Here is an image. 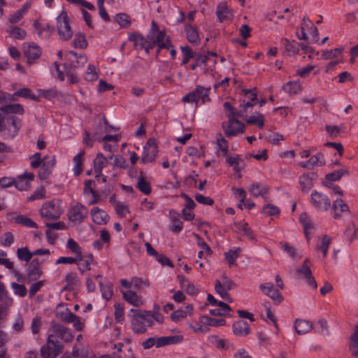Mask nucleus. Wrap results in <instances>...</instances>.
<instances>
[{"label": "nucleus", "mask_w": 358, "mask_h": 358, "mask_svg": "<svg viewBox=\"0 0 358 358\" xmlns=\"http://www.w3.org/2000/svg\"><path fill=\"white\" fill-rule=\"evenodd\" d=\"M99 286L102 297L106 300H109L113 294L112 285L110 283L104 285L102 282H99Z\"/></svg>", "instance_id": "obj_46"}, {"label": "nucleus", "mask_w": 358, "mask_h": 358, "mask_svg": "<svg viewBox=\"0 0 358 358\" xmlns=\"http://www.w3.org/2000/svg\"><path fill=\"white\" fill-rule=\"evenodd\" d=\"M78 262L76 264L81 273H84L86 271L91 270L90 265L94 262V257L92 254L81 255L77 257Z\"/></svg>", "instance_id": "obj_17"}, {"label": "nucleus", "mask_w": 358, "mask_h": 358, "mask_svg": "<svg viewBox=\"0 0 358 358\" xmlns=\"http://www.w3.org/2000/svg\"><path fill=\"white\" fill-rule=\"evenodd\" d=\"M9 34L11 35L15 39L23 40L26 36V31L19 27L13 26L10 27L8 31Z\"/></svg>", "instance_id": "obj_51"}, {"label": "nucleus", "mask_w": 358, "mask_h": 358, "mask_svg": "<svg viewBox=\"0 0 358 358\" xmlns=\"http://www.w3.org/2000/svg\"><path fill=\"white\" fill-rule=\"evenodd\" d=\"M92 221L96 224H106L110 220L109 215L106 211L99 207H93L90 210Z\"/></svg>", "instance_id": "obj_14"}, {"label": "nucleus", "mask_w": 358, "mask_h": 358, "mask_svg": "<svg viewBox=\"0 0 358 358\" xmlns=\"http://www.w3.org/2000/svg\"><path fill=\"white\" fill-rule=\"evenodd\" d=\"M131 327L134 334H142L145 333L146 328L142 320L138 318V313L134 314L131 320Z\"/></svg>", "instance_id": "obj_29"}, {"label": "nucleus", "mask_w": 358, "mask_h": 358, "mask_svg": "<svg viewBox=\"0 0 358 358\" xmlns=\"http://www.w3.org/2000/svg\"><path fill=\"white\" fill-rule=\"evenodd\" d=\"M85 155L83 150L77 154L73 159L75 164L73 167L74 175L78 176L83 172V159Z\"/></svg>", "instance_id": "obj_38"}, {"label": "nucleus", "mask_w": 358, "mask_h": 358, "mask_svg": "<svg viewBox=\"0 0 358 358\" xmlns=\"http://www.w3.org/2000/svg\"><path fill=\"white\" fill-rule=\"evenodd\" d=\"M66 285L64 289L73 290L80 284L79 278L76 273H69L65 277Z\"/></svg>", "instance_id": "obj_28"}, {"label": "nucleus", "mask_w": 358, "mask_h": 358, "mask_svg": "<svg viewBox=\"0 0 358 358\" xmlns=\"http://www.w3.org/2000/svg\"><path fill=\"white\" fill-rule=\"evenodd\" d=\"M152 49L157 45L159 49L157 50V55L159 53L161 49L166 48L169 49L172 47L171 42L169 38H166V32L164 30L159 31L155 40L150 41Z\"/></svg>", "instance_id": "obj_11"}, {"label": "nucleus", "mask_w": 358, "mask_h": 358, "mask_svg": "<svg viewBox=\"0 0 358 358\" xmlns=\"http://www.w3.org/2000/svg\"><path fill=\"white\" fill-rule=\"evenodd\" d=\"M56 160L54 156H45L42 160L41 167L38 172V177L41 180L47 179L52 173Z\"/></svg>", "instance_id": "obj_8"}, {"label": "nucleus", "mask_w": 358, "mask_h": 358, "mask_svg": "<svg viewBox=\"0 0 358 358\" xmlns=\"http://www.w3.org/2000/svg\"><path fill=\"white\" fill-rule=\"evenodd\" d=\"M171 220L173 223V227L171 230L174 233H179L182 229V222L180 220V215L174 210L169 211Z\"/></svg>", "instance_id": "obj_31"}, {"label": "nucleus", "mask_w": 358, "mask_h": 358, "mask_svg": "<svg viewBox=\"0 0 358 358\" xmlns=\"http://www.w3.org/2000/svg\"><path fill=\"white\" fill-rule=\"evenodd\" d=\"M0 111L5 114H18L23 115L24 109L22 105L20 103H10L1 106Z\"/></svg>", "instance_id": "obj_21"}, {"label": "nucleus", "mask_w": 358, "mask_h": 358, "mask_svg": "<svg viewBox=\"0 0 358 358\" xmlns=\"http://www.w3.org/2000/svg\"><path fill=\"white\" fill-rule=\"evenodd\" d=\"M42 275L43 271L41 268L29 266L27 271V281L29 282L31 281L37 280Z\"/></svg>", "instance_id": "obj_34"}, {"label": "nucleus", "mask_w": 358, "mask_h": 358, "mask_svg": "<svg viewBox=\"0 0 358 358\" xmlns=\"http://www.w3.org/2000/svg\"><path fill=\"white\" fill-rule=\"evenodd\" d=\"M123 298L127 303L136 307H139L143 304L141 298L131 290L123 292Z\"/></svg>", "instance_id": "obj_23"}, {"label": "nucleus", "mask_w": 358, "mask_h": 358, "mask_svg": "<svg viewBox=\"0 0 358 358\" xmlns=\"http://www.w3.org/2000/svg\"><path fill=\"white\" fill-rule=\"evenodd\" d=\"M109 159H114L113 165L115 167L125 169L127 167V161L124 157H123L120 155H110L108 156Z\"/></svg>", "instance_id": "obj_50"}, {"label": "nucleus", "mask_w": 358, "mask_h": 358, "mask_svg": "<svg viewBox=\"0 0 358 358\" xmlns=\"http://www.w3.org/2000/svg\"><path fill=\"white\" fill-rule=\"evenodd\" d=\"M8 125L13 127L11 136L13 138L16 136L22 126V120L16 116L12 115L7 120Z\"/></svg>", "instance_id": "obj_36"}, {"label": "nucleus", "mask_w": 358, "mask_h": 358, "mask_svg": "<svg viewBox=\"0 0 358 358\" xmlns=\"http://www.w3.org/2000/svg\"><path fill=\"white\" fill-rule=\"evenodd\" d=\"M138 318L142 320L145 328L153 324L154 315L150 311H144L143 313H138Z\"/></svg>", "instance_id": "obj_45"}, {"label": "nucleus", "mask_w": 358, "mask_h": 358, "mask_svg": "<svg viewBox=\"0 0 358 358\" xmlns=\"http://www.w3.org/2000/svg\"><path fill=\"white\" fill-rule=\"evenodd\" d=\"M216 15L220 22L231 20L233 19V13L229 8L227 2H221L218 3L216 8Z\"/></svg>", "instance_id": "obj_12"}, {"label": "nucleus", "mask_w": 358, "mask_h": 358, "mask_svg": "<svg viewBox=\"0 0 358 358\" xmlns=\"http://www.w3.org/2000/svg\"><path fill=\"white\" fill-rule=\"evenodd\" d=\"M41 55L40 48L35 44L29 45L24 50V55L27 58L29 64H31L38 59Z\"/></svg>", "instance_id": "obj_20"}, {"label": "nucleus", "mask_w": 358, "mask_h": 358, "mask_svg": "<svg viewBox=\"0 0 358 358\" xmlns=\"http://www.w3.org/2000/svg\"><path fill=\"white\" fill-rule=\"evenodd\" d=\"M157 153L158 149L156 140L155 138H149L144 146L141 162L147 164L155 162Z\"/></svg>", "instance_id": "obj_5"}, {"label": "nucleus", "mask_w": 358, "mask_h": 358, "mask_svg": "<svg viewBox=\"0 0 358 358\" xmlns=\"http://www.w3.org/2000/svg\"><path fill=\"white\" fill-rule=\"evenodd\" d=\"M57 31L61 39L69 40L73 36V31L70 26L69 18L65 10H62L57 17Z\"/></svg>", "instance_id": "obj_4"}, {"label": "nucleus", "mask_w": 358, "mask_h": 358, "mask_svg": "<svg viewBox=\"0 0 358 358\" xmlns=\"http://www.w3.org/2000/svg\"><path fill=\"white\" fill-rule=\"evenodd\" d=\"M115 308V319L117 322L122 323L124 320V306L120 303H116Z\"/></svg>", "instance_id": "obj_62"}, {"label": "nucleus", "mask_w": 358, "mask_h": 358, "mask_svg": "<svg viewBox=\"0 0 358 358\" xmlns=\"http://www.w3.org/2000/svg\"><path fill=\"white\" fill-rule=\"evenodd\" d=\"M325 129L332 139L336 138L341 131V127L334 125H326Z\"/></svg>", "instance_id": "obj_64"}, {"label": "nucleus", "mask_w": 358, "mask_h": 358, "mask_svg": "<svg viewBox=\"0 0 358 358\" xmlns=\"http://www.w3.org/2000/svg\"><path fill=\"white\" fill-rule=\"evenodd\" d=\"M217 308L211 309L209 313L214 316H227L229 315V313L231 311V307L224 302H219Z\"/></svg>", "instance_id": "obj_26"}, {"label": "nucleus", "mask_w": 358, "mask_h": 358, "mask_svg": "<svg viewBox=\"0 0 358 358\" xmlns=\"http://www.w3.org/2000/svg\"><path fill=\"white\" fill-rule=\"evenodd\" d=\"M34 254L27 247L20 248L17 250V257L22 262H29Z\"/></svg>", "instance_id": "obj_42"}, {"label": "nucleus", "mask_w": 358, "mask_h": 358, "mask_svg": "<svg viewBox=\"0 0 358 358\" xmlns=\"http://www.w3.org/2000/svg\"><path fill=\"white\" fill-rule=\"evenodd\" d=\"M180 282V285L188 294L195 295L199 292V289L189 282L186 278L182 275L178 276Z\"/></svg>", "instance_id": "obj_25"}, {"label": "nucleus", "mask_w": 358, "mask_h": 358, "mask_svg": "<svg viewBox=\"0 0 358 358\" xmlns=\"http://www.w3.org/2000/svg\"><path fill=\"white\" fill-rule=\"evenodd\" d=\"M332 216L334 219H338L341 217L342 213L350 212V208L342 199H337L333 202Z\"/></svg>", "instance_id": "obj_16"}, {"label": "nucleus", "mask_w": 358, "mask_h": 358, "mask_svg": "<svg viewBox=\"0 0 358 358\" xmlns=\"http://www.w3.org/2000/svg\"><path fill=\"white\" fill-rule=\"evenodd\" d=\"M66 247L76 255V257H78L82 255L81 248L73 239L69 238L67 241Z\"/></svg>", "instance_id": "obj_56"}, {"label": "nucleus", "mask_w": 358, "mask_h": 358, "mask_svg": "<svg viewBox=\"0 0 358 358\" xmlns=\"http://www.w3.org/2000/svg\"><path fill=\"white\" fill-rule=\"evenodd\" d=\"M181 51L183 55L182 65L186 64L190 59L194 58L195 53L189 46H182Z\"/></svg>", "instance_id": "obj_49"}, {"label": "nucleus", "mask_w": 358, "mask_h": 358, "mask_svg": "<svg viewBox=\"0 0 358 358\" xmlns=\"http://www.w3.org/2000/svg\"><path fill=\"white\" fill-rule=\"evenodd\" d=\"M282 44L288 55L299 54V48L298 46V43H295L294 41L291 42L289 40L284 38L282 39Z\"/></svg>", "instance_id": "obj_37"}, {"label": "nucleus", "mask_w": 358, "mask_h": 358, "mask_svg": "<svg viewBox=\"0 0 358 358\" xmlns=\"http://www.w3.org/2000/svg\"><path fill=\"white\" fill-rule=\"evenodd\" d=\"M136 187L144 194L148 195L152 192V188L150 182H148L145 177L142 171L140 172V176L138 177V182Z\"/></svg>", "instance_id": "obj_27"}, {"label": "nucleus", "mask_w": 358, "mask_h": 358, "mask_svg": "<svg viewBox=\"0 0 358 358\" xmlns=\"http://www.w3.org/2000/svg\"><path fill=\"white\" fill-rule=\"evenodd\" d=\"M311 202L317 209L327 211L331 206V201L325 194L314 190L311 193Z\"/></svg>", "instance_id": "obj_7"}, {"label": "nucleus", "mask_w": 358, "mask_h": 358, "mask_svg": "<svg viewBox=\"0 0 358 358\" xmlns=\"http://www.w3.org/2000/svg\"><path fill=\"white\" fill-rule=\"evenodd\" d=\"M262 212L268 216H275L279 215L280 209L272 203H268L263 207Z\"/></svg>", "instance_id": "obj_55"}, {"label": "nucleus", "mask_w": 358, "mask_h": 358, "mask_svg": "<svg viewBox=\"0 0 358 358\" xmlns=\"http://www.w3.org/2000/svg\"><path fill=\"white\" fill-rule=\"evenodd\" d=\"M115 20L121 27H127L131 24L129 17L126 13L117 14Z\"/></svg>", "instance_id": "obj_59"}, {"label": "nucleus", "mask_w": 358, "mask_h": 358, "mask_svg": "<svg viewBox=\"0 0 358 358\" xmlns=\"http://www.w3.org/2000/svg\"><path fill=\"white\" fill-rule=\"evenodd\" d=\"M129 40L134 42V47L136 50L144 49L146 53H149L152 49L150 41L146 39L142 34L131 33L129 35Z\"/></svg>", "instance_id": "obj_10"}, {"label": "nucleus", "mask_w": 358, "mask_h": 358, "mask_svg": "<svg viewBox=\"0 0 358 358\" xmlns=\"http://www.w3.org/2000/svg\"><path fill=\"white\" fill-rule=\"evenodd\" d=\"M13 220H15V223L21 224L22 226L29 227V228H38L37 224L33 221L31 219L24 216V215H17L15 217H13Z\"/></svg>", "instance_id": "obj_39"}, {"label": "nucleus", "mask_w": 358, "mask_h": 358, "mask_svg": "<svg viewBox=\"0 0 358 358\" xmlns=\"http://www.w3.org/2000/svg\"><path fill=\"white\" fill-rule=\"evenodd\" d=\"M185 31L187 41L194 45H198L200 43L199 34L197 29L190 24H185Z\"/></svg>", "instance_id": "obj_19"}, {"label": "nucleus", "mask_w": 358, "mask_h": 358, "mask_svg": "<svg viewBox=\"0 0 358 358\" xmlns=\"http://www.w3.org/2000/svg\"><path fill=\"white\" fill-rule=\"evenodd\" d=\"M63 344L54 336L49 334L46 343L41 348L42 358H56L63 351Z\"/></svg>", "instance_id": "obj_2"}, {"label": "nucleus", "mask_w": 358, "mask_h": 358, "mask_svg": "<svg viewBox=\"0 0 358 358\" xmlns=\"http://www.w3.org/2000/svg\"><path fill=\"white\" fill-rule=\"evenodd\" d=\"M245 121L249 124H256L259 128H262L264 125V116L259 113L250 115L248 118L245 119Z\"/></svg>", "instance_id": "obj_41"}, {"label": "nucleus", "mask_w": 358, "mask_h": 358, "mask_svg": "<svg viewBox=\"0 0 358 358\" xmlns=\"http://www.w3.org/2000/svg\"><path fill=\"white\" fill-rule=\"evenodd\" d=\"M249 192L253 197H264L268 193V187L261 183H253L250 185Z\"/></svg>", "instance_id": "obj_22"}, {"label": "nucleus", "mask_w": 358, "mask_h": 358, "mask_svg": "<svg viewBox=\"0 0 358 358\" xmlns=\"http://www.w3.org/2000/svg\"><path fill=\"white\" fill-rule=\"evenodd\" d=\"M198 86L196 87V89L186 94L182 98V101L185 103H196L197 106L198 101H199V95H198Z\"/></svg>", "instance_id": "obj_53"}, {"label": "nucleus", "mask_w": 358, "mask_h": 358, "mask_svg": "<svg viewBox=\"0 0 358 358\" xmlns=\"http://www.w3.org/2000/svg\"><path fill=\"white\" fill-rule=\"evenodd\" d=\"M240 249L238 248L236 250H229L227 252H225L224 256L226 260L228 262L229 266H232L234 264L236 259L239 256Z\"/></svg>", "instance_id": "obj_60"}, {"label": "nucleus", "mask_w": 358, "mask_h": 358, "mask_svg": "<svg viewBox=\"0 0 358 358\" xmlns=\"http://www.w3.org/2000/svg\"><path fill=\"white\" fill-rule=\"evenodd\" d=\"M131 284L132 286L138 290L142 289L144 287H148L150 286V282L148 279H143L138 277L131 278Z\"/></svg>", "instance_id": "obj_48"}, {"label": "nucleus", "mask_w": 358, "mask_h": 358, "mask_svg": "<svg viewBox=\"0 0 358 358\" xmlns=\"http://www.w3.org/2000/svg\"><path fill=\"white\" fill-rule=\"evenodd\" d=\"M349 348L352 356L358 357V324L356 326L355 331L351 336Z\"/></svg>", "instance_id": "obj_35"}, {"label": "nucleus", "mask_w": 358, "mask_h": 358, "mask_svg": "<svg viewBox=\"0 0 358 358\" xmlns=\"http://www.w3.org/2000/svg\"><path fill=\"white\" fill-rule=\"evenodd\" d=\"M108 158L104 157L103 154L98 153L96 158L94 160V168L96 173L95 177L98 178L101 176L103 169L107 164Z\"/></svg>", "instance_id": "obj_24"}, {"label": "nucleus", "mask_w": 358, "mask_h": 358, "mask_svg": "<svg viewBox=\"0 0 358 358\" xmlns=\"http://www.w3.org/2000/svg\"><path fill=\"white\" fill-rule=\"evenodd\" d=\"M222 129L225 136L228 138L236 136L244 132L245 125L241 122V124H229V120L227 122H222Z\"/></svg>", "instance_id": "obj_13"}, {"label": "nucleus", "mask_w": 358, "mask_h": 358, "mask_svg": "<svg viewBox=\"0 0 358 358\" xmlns=\"http://www.w3.org/2000/svg\"><path fill=\"white\" fill-rule=\"evenodd\" d=\"M331 239L329 236L325 235L322 237L321 244L317 247V250H321L323 253V257H325L327 255L329 246L331 243Z\"/></svg>", "instance_id": "obj_57"}, {"label": "nucleus", "mask_w": 358, "mask_h": 358, "mask_svg": "<svg viewBox=\"0 0 358 358\" xmlns=\"http://www.w3.org/2000/svg\"><path fill=\"white\" fill-rule=\"evenodd\" d=\"M15 95L25 99H30L34 101H38V98L36 95L32 93L29 88L24 87L15 92Z\"/></svg>", "instance_id": "obj_47"}, {"label": "nucleus", "mask_w": 358, "mask_h": 358, "mask_svg": "<svg viewBox=\"0 0 358 358\" xmlns=\"http://www.w3.org/2000/svg\"><path fill=\"white\" fill-rule=\"evenodd\" d=\"M73 46L76 48L85 49L87 47V41L85 36L83 33H78L76 34L75 38L73 41Z\"/></svg>", "instance_id": "obj_44"}, {"label": "nucleus", "mask_w": 358, "mask_h": 358, "mask_svg": "<svg viewBox=\"0 0 358 358\" xmlns=\"http://www.w3.org/2000/svg\"><path fill=\"white\" fill-rule=\"evenodd\" d=\"M59 318L66 323H71L76 318V315L66 308L64 312L59 313Z\"/></svg>", "instance_id": "obj_63"}, {"label": "nucleus", "mask_w": 358, "mask_h": 358, "mask_svg": "<svg viewBox=\"0 0 358 358\" xmlns=\"http://www.w3.org/2000/svg\"><path fill=\"white\" fill-rule=\"evenodd\" d=\"M63 213L59 201L52 200L43 203L40 210V215L48 220H57Z\"/></svg>", "instance_id": "obj_3"}, {"label": "nucleus", "mask_w": 358, "mask_h": 358, "mask_svg": "<svg viewBox=\"0 0 358 358\" xmlns=\"http://www.w3.org/2000/svg\"><path fill=\"white\" fill-rule=\"evenodd\" d=\"M87 208L80 203H77L69 212V220L74 224H80L84 222L87 217Z\"/></svg>", "instance_id": "obj_6"}, {"label": "nucleus", "mask_w": 358, "mask_h": 358, "mask_svg": "<svg viewBox=\"0 0 358 358\" xmlns=\"http://www.w3.org/2000/svg\"><path fill=\"white\" fill-rule=\"evenodd\" d=\"M259 289L264 294L272 299L276 304H279L282 302L283 297L278 289H274L273 283L268 282L261 284Z\"/></svg>", "instance_id": "obj_9"}, {"label": "nucleus", "mask_w": 358, "mask_h": 358, "mask_svg": "<svg viewBox=\"0 0 358 358\" xmlns=\"http://www.w3.org/2000/svg\"><path fill=\"white\" fill-rule=\"evenodd\" d=\"M308 162L311 169H313L315 166H322L324 164V155L322 153H318L312 156Z\"/></svg>", "instance_id": "obj_58"}, {"label": "nucleus", "mask_w": 358, "mask_h": 358, "mask_svg": "<svg viewBox=\"0 0 358 358\" xmlns=\"http://www.w3.org/2000/svg\"><path fill=\"white\" fill-rule=\"evenodd\" d=\"M217 145L220 150L222 152L224 156H227L228 153V144L227 141L222 137L221 134H217L216 137Z\"/></svg>", "instance_id": "obj_61"}, {"label": "nucleus", "mask_w": 358, "mask_h": 358, "mask_svg": "<svg viewBox=\"0 0 358 358\" xmlns=\"http://www.w3.org/2000/svg\"><path fill=\"white\" fill-rule=\"evenodd\" d=\"M294 328L299 335H302L309 332L312 329L313 326L307 320H296Z\"/></svg>", "instance_id": "obj_30"}, {"label": "nucleus", "mask_w": 358, "mask_h": 358, "mask_svg": "<svg viewBox=\"0 0 358 358\" xmlns=\"http://www.w3.org/2000/svg\"><path fill=\"white\" fill-rule=\"evenodd\" d=\"M224 107L226 110L228 111V113L227 115L228 119H229V124H241V121L237 120L236 116V113L234 111V108L231 106V104L227 101L224 103Z\"/></svg>", "instance_id": "obj_43"}, {"label": "nucleus", "mask_w": 358, "mask_h": 358, "mask_svg": "<svg viewBox=\"0 0 358 358\" xmlns=\"http://www.w3.org/2000/svg\"><path fill=\"white\" fill-rule=\"evenodd\" d=\"M232 330L235 335L243 337L248 336L251 331L248 323L243 320L234 322Z\"/></svg>", "instance_id": "obj_18"}, {"label": "nucleus", "mask_w": 358, "mask_h": 358, "mask_svg": "<svg viewBox=\"0 0 358 358\" xmlns=\"http://www.w3.org/2000/svg\"><path fill=\"white\" fill-rule=\"evenodd\" d=\"M108 124V121L104 117L102 120L99 121L96 130L94 132L92 137H90V134L88 131H85V136L83 138V143L89 147H92L93 141H117L118 137L116 135H105L101 136V134L103 132V128L106 124Z\"/></svg>", "instance_id": "obj_1"}, {"label": "nucleus", "mask_w": 358, "mask_h": 358, "mask_svg": "<svg viewBox=\"0 0 358 358\" xmlns=\"http://www.w3.org/2000/svg\"><path fill=\"white\" fill-rule=\"evenodd\" d=\"M34 178V175L33 173L25 172L23 174L18 176V180L17 181L15 180V183L13 185L15 187L20 190H27L30 188V180H33Z\"/></svg>", "instance_id": "obj_15"}, {"label": "nucleus", "mask_w": 358, "mask_h": 358, "mask_svg": "<svg viewBox=\"0 0 358 358\" xmlns=\"http://www.w3.org/2000/svg\"><path fill=\"white\" fill-rule=\"evenodd\" d=\"M314 173H304L299 178V183L301 186L302 191L307 192L313 186V177Z\"/></svg>", "instance_id": "obj_33"}, {"label": "nucleus", "mask_w": 358, "mask_h": 358, "mask_svg": "<svg viewBox=\"0 0 358 358\" xmlns=\"http://www.w3.org/2000/svg\"><path fill=\"white\" fill-rule=\"evenodd\" d=\"M300 87L297 83L288 82L282 86V90L289 94H296L300 90Z\"/></svg>", "instance_id": "obj_54"}, {"label": "nucleus", "mask_w": 358, "mask_h": 358, "mask_svg": "<svg viewBox=\"0 0 358 358\" xmlns=\"http://www.w3.org/2000/svg\"><path fill=\"white\" fill-rule=\"evenodd\" d=\"M199 322L203 324L212 327L224 326L226 321L224 319H215L208 315H202L199 317Z\"/></svg>", "instance_id": "obj_32"}, {"label": "nucleus", "mask_w": 358, "mask_h": 358, "mask_svg": "<svg viewBox=\"0 0 358 358\" xmlns=\"http://www.w3.org/2000/svg\"><path fill=\"white\" fill-rule=\"evenodd\" d=\"M348 173L347 170L340 169L327 174L326 179L329 181H337L339 180L344 174Z\"/></svg>", "instance_id": "obj_52"}, {"label": "nucleus", "mask_w": 358, "mask_h": 358, "mask_svg": "<svg viewBox=\"0 0 358 358\" xmlns=\"http://www.w3.org/2000/svg\"><path fill=\"white\" fill-rule=\"evenodd\" d=\"M66 329L67 327H64L63 324L52 322L51 331H52V333L50 334V335L54 336V337H55L57 339H58V338H60L62 339L64 334V331H66Z\"/></svg>", "instance_id": "obj_40"}]
</instances>
